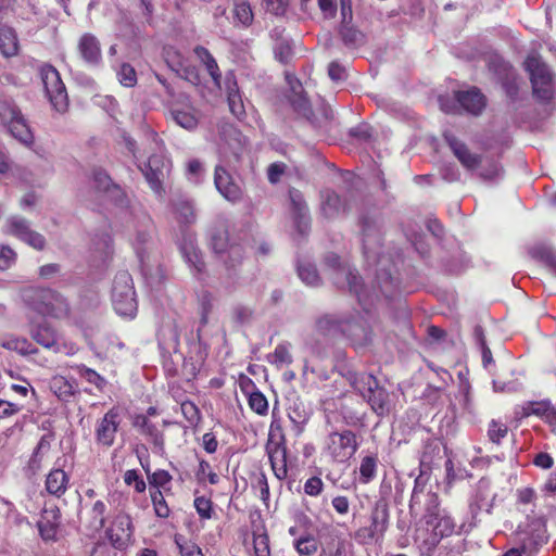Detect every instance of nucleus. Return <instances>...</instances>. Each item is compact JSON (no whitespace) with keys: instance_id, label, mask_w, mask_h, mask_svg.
<instances>
[{"instance_id":"64","label":"nucleus","mask_w":556,"mask_h":556,"mask_svg":"<svg viewBox=\"0 0 556 556\" xmlns=\"http://www.w3.org/2000/svg\"><path fill=\"white\" fill-rule=\"evenodd\" d=\"M211 245L215 253H224L228 247V233L226 229L215 230L211 236Z\"/></svg>"},{"instance_id":"15","label":"nucleus","mask_w":556,"mask_h":556,"mask_svg":"<svg viewBox=\"0 0 556 556\" xmlns=\"http://www.w3.org/2000/svg\"><path fill=\"white\" fill-rule=\"evenodd\" d=\"M52 441V434H43L40 438L26 465V470L30 476H37L50 463Z\"/></svg>"},{"instance_id":"33","label":"nucleus","mask_w":556,"mask_h":556,"mask_svg":"<svg viewBox=\"0 0 556 556\" xmlns=\"http://www.w3.org/2000/svg\"><path fill=\"white\" fill-rule=\"evenodd\" d=\"M364 399L377 415L382 416L388 412L389 393L384 388L379 386V382L372 387L371 391H369Z\"/></svg>"},{"instance_id":"39","label":"nucleus","mask_w":556,"mask_h":556,"mask_svg":"<svg viewBox=\"0 0 556 556\" xmlns=\"http://www.w3.org/2000/svg\"><path fill=\"white\" fill-rule=\"evenodd\" d=\"M173 476L165 469H156L149 475L148 483L150 490H160L166 495L173 494L172 490Z\"/></svg>"},{"instance_id":"37","label":"nucleus","mask_w":556,"mask_h":556,"mask_svg":"<svg viewBox=\"0 0 556 556\" xmlns=\"http://www.w3.org/2000/svg\"><path fill=\"white\" fill-rule=\"evenodd\" d=\"M30 334L31 338L42 348L48 350L54 349V351L58 350V334L55 329L51 326L46 324L38 325L31 330Z\"/></svg>"},{"instance_id":"18","label":"nucleus","mask_w":556,"mask_h":556,"mask_svg":"<svg viewBox=\"0 0 556 556\" xmlns=\"http://www.w3.org/2000/svg\"><path fill=\"white\" fill-rule=\"evenodd\" d=\"M92 180L94 188L98 192H103L112 201L118 205H123L126 202V194L122 188L114 184L110 175L101 168H96L92 172Z\"/></svg>"},{"instance_id":"51","label":"nucleus","mask_w":556,"mask_h":556,"mask_svg":"<svg viewBox=\"0 0 556 556\" xmlns=\"http://www.w3.org/2000/svg\"><path fill=\"white\" fill-rule=\"evenodd\" d=\"M248 397V405L252 412L260 416H266L268 413V401L266 396L258 390L251 393Z\"/></svg>"},{"instance_id":"47","label":"nucleus","mask_w":556,"mask_h":556,"mask_svg":"<svg viewBox=\"0 0 556 556\" xmlns=\"http://www.w3.org/2000/svg\"><path fill=\"white\" fill-rule=\"evenodd\" d=\"M150 498L155 515L159 518H168L170 515L169 506L165 500V493L160 490H150Z\"/></svg>"},{"instance_id":"63","label":"nucleus","mask_w":556,"mask_h":556,"mask_svg":"<svg viewBox=\"0 0 556 556\" xmlns=\"http://www.w3.org/2000/svg\"><path fill=\"white\" fill-rule=\"evenodd\" d=\"M201 323L206 325L208 321V315L213 309V295L208 291H203L199 296Z\"/></svg>"},{"instance_id":"30","label":"nucleus","mask_w":556,"mask_h":556,"mask_svg":"<svg viewBox=\"0 0 556 556\" xmlns=\"http://www.w3.org/2000/svg\"><path fill=\"white\" fill-rule=\"evenodd\" d=\"M268 457L275 477L285 480L288 476L287 448L285 444H276L268 450Z\"/></svg>"},{"instance_id":"38","label":"nucleus","mask_w":556,"mask_h":556,"mask_svg":"<svg viewBox=\"0 0 556 556\" xmlns=\"http://www.w3.org/2000/svg\"><path fill=\"white\" fill-rule=\"evenodd\" d=\"M18 39L15 30L12 27L2 25L0 26V51L3 56L11 58L18 52Z\"/></svg>"},{"instance_id":"29","label":"nucleus","mask_w":556,"mask_h":556,"mask_svg":"<svg viewBox=\"0 0 556 556\" xmlns=\"http://www.w3.org/2000/svg\"><path fill=\"white\" fill-rule=\"evenodd\" d=\"M193 52L198 60L204 65L207 74L212 78L214 85L220 88L222 73L219 66L212 53L203 46H197Z\"/></svg>"},{"instance_id":"61","label":"nucleus","mask_w":556,"mask_h":556,"mask_svg":"<svg viewBox=\"0 0 556 556\" xmlns=\"http://www.w3.org/2000/svg\"><path fill=\"white\" fill-rule=\"evenodd\" d=\"M79 375L83 379L97 387L98 390L102 391L106 384L105 379L99 375L96 370L83 366L79 368Z\"/></svg>"},{"instance_id":"1","label":"nucleus","mask_w":556,"mask_h":556,"mask_svg":"<svg viewBox=\"0 0 556 556\" xmlns=\"http://www.w3.org/2000/svg\"><path fill=\"white\" fill-rule=\"evenodd\" d=\"M359 447L358 437L351 429L331 431L324 440L321 454L331 464H345Z\"/></svg>"},{"instance_id":"62","label":"nucleus","mask_w":556,"mask_h":556,"mask_svg":"<svg viewBox=\"0 0 556 556\" xmlns=\"http://www.w3.org/2000/svg\"><path fill=\"white\" fill-rule=\"evenodd\" d=\"M177 75L194 86H198L201 83V76L198 67L192 65L188 60L182 64L180 74Z\"/></svg>"},{"instance_id":"5","label":"nucleus","mask_w":556,"mask_h":556,"mask_svg":"<svg viewBox=\"0 0 556 556\" xmlns=\"http://www.w3.org/2000/svg\"><path fill=\"white\" fill-rule=\"evenodd\" d=\"M515 535L522 552L532 556L548 542L546 520L543 517L532 518L520 525Z\"/></svg>"},{"instance_id":"14","label":"nucleus","mask_w":556,"mask_h":556,"mask_svg":"<svg viewBox=\"0 0 556 556\" xmlns=\"http://www.w3.org/2000/svg\"><path fill=\"white\" fill-rule=\"evenodd\" d=\"M517 415L521 418L534 415L546 422L553 433H556V406L548 400L527 402L520 407Z\"/></svg>"},{"instance_id":"24","label":"nucleus","mask_w":556,"mask_h":556,"mask_svg":"<svg viewBox=\"0 0 556 556\" xmlns=\"http://www.w3.org/2000/svg\"><path fill=\"white\" fill-rule=\"evenodd\" d=\"M163 165L164 163L162 157L153 154L148 159V162L143 165V167H140L151 189L159 194L164 191L162 184Z\"/></svg>"},{"instance_id":"28","label":"nucleus","mask_w":556,"mask_h":556,"mask_svg":"<svg viewBox=\"0 0 556 556\" xmlns=\"http://www.w3.org/2000/svg\"><path fill=\"white\" fill-rule=\"evenodd\" d=\"M345 202L333 190L326 189L321 191V213L325 218L330 219L345 212Z\"/></svg>"},{"instance_id":"54","label":"nucleus","mask_w":556,"mask_h":556,"mask_svg":"<svg viewBox=\"0 0 556 556\" xmlns=\"http://www.w3.org/2000/svg\"><path fill=\"white\" fill-rule=\"evenodd\" d=\"M299 276L303 282L307 286H318L320 282V277L315 266L313 265H300L298 268Z\"/></svg>"},{"instance_id":"19","label":"nucleus","mask_w":556,"mask_h":556,"mask_svg":"<svg viewBox=\"0 0 556 556\" xmlns=\"http://www.w3.org/2000/svg\"><path fill=\"white\" fill-rule=\"evenodd\" d=\"M214 184L218 192L226 200L236 203L242 199L240 186L233 181L230 174L223 166L215 167Z\"/></svg>"},{"instance_id":"60","label":"nucleus","mask_w":556,"mask_h":556,"mask_svg":"<svg viewBox=\"0 0 556 556\" xmlns=\"http://www.w3.org/2000/svg\"><path fill=\"white\" fill-rule=\"evenodd\" d=\"M194 508L201 519H211L213 515V502L206 496H195Z\"/></svg>"},{"instance_id":"50","label":"nucleus","mask_w":556,"mask_h":556,"mask_svg":"<svg viewBox=\"0 0 556 556\" xmlns=\"http://www.w3.org/2000/svg\"><path fill=\"white\" fill-rule=\"evenodd\" d=\"M293 545L300 556H312L318 549L317 541L311 534L300 536Z\"/></svg>"},{"instance_id":"9","label":"nucleus","mask_w":556,"mask_h":556,"mask_svg":"<svg viewBox=\"0 0 556 556\" xmlns=\"http://www.w3.org/2000/svg\"><path fill=\"white\" fill-rule=\"evenodd\" d=\"M134 531L131 516L121 510L114 515L111 525L105 530V535L112 547L125 551L134 541Z\"/></svg>"},{"instance_id":"13","label":"nucleus","mask_w":556,"mask_h":556,"mask_svg":"<svg viewBox=\"0 0 556 556\" xmlns=\"http://www.w3.org/2000/svg\"><path fill=\"white\" fill-rule=\"evenodd\" d=\"M443 138L463 167L475 170L481 165L482 155L471 152L468 146L453 134L444 132Z\"/></svg>"},{"instance_id":"6","label":"nucleus","mask_w":556,"mask_h":556,"mask_svg":"<svg viewBox=\"0 0 556 556\" xmlns=\"http://www.w3.org/2000/svg\"><path fill=\"white\" fill-rule=\"evenodd\" d=\"M123 422V412L119 406H112L103 417L94 425L96 444L103 448H110L116 441V434Z\"/></svg>"},{"instance_id":"3","label":"nucleus","mask_w":556,"mask_h":556,"mask_svg":"<svg viewBox=\"0 0 556 556\" xmlns=\"http://www.w3.org/2000/svg\"><path fill=\"white\" fill-rule=\"evenodd\" d=\"M525 70L529 73L533 97L542 103L553 99L552 73L538 54H530L525 61Z\"/></svg>"},{"instance_id":"21","label":"nucleus","mask_w":556,"mask_h":556,"mask_svg":"<svg viewBox=\"0 0 556 556\" xmlns=\"http://www.w3.org/2000/svg\"><path fill=\"white\" fill-rule=\"evenodd\" d=\"M350 546L342 533L331 530L323 536L319 556H349Z\"/></svg>"},{"instance_id":"42","label":"nucleus","mask_w":556,"mask_h":556,"mask_svg":"<svg viewBox=\"0 0 556 556\" xmlns=\"http://www.w3.org/2000/svg\"><path fill=\"white\" fill-rule=\"evenodd\" d=\"M378 458L375 455H368L362 458L359 466V481L367 484L372 481L377 475Z\"/></svg>"},{"instance_id":"34","label":"nucleus","mask_w":556,"mask_h":556,"mask_svg":"<svg viewBox=\"0 0 556 556\" xmlns=\"http://www.w3.org/2000/svg\"><path fill=\"white\" fill-rule=\"evenodd\" d=\"M108 506L102 500H97L87 507L88 527L100 531L106 523Z\"/></svg>"},{"instance_id":"45","label":"nucleus","mask_w":556,"mask_h":556,"mask_svg":"<svg viewBox=\"0 0 556 556\" xmlns=\"http://www.w3.org/2000/svg\"><path fill=\"white\" fill-rule=\"evenodd\" d=\"M195 479L199 483L207 481L212 485H216L219 482V476L212 469L210 463L203 458L199 460Z\"/></svg>"},{"instance_id":"52","label":"nucleus","mask_w":556,"mask_h":556,"mask_svg":"<svg viewBox=\"0 0 556 556\" xmlns=\"http://www.w3.org/2000/svg\"><path fill=\"white\" fill-rule=\"evenodd\" d=\"M124 483L132 486L137 493H143L147 489V483L137 469H128L124 473Z\"/></svg>"},{"instance_id":"46","label":"nucleus","mask_w":556,"mask_h":556,"mask_svg":"<svg viewBox=\"0 0 556 556\" xmlns=\"http://www.w3.org/2000/svg\"><path fill=\"white\" fill-rule=\"evenodd\" d=\"M163 58L168 67L176 74H180L181 66L187 61L180 51L172 46L164 48Z\"/></svg>"},{"instance_id":"56","label":"nucleus","mask_w":556,"mask_h":556,"mask_svg":"<svg viewBox=\"0 0 556 556\" xmlns=\"http://www.w3.org/2000/svg\"><path fill=\"white\" fill-rule=\"evenodd\" d=\"M289 198L291 201L293 215L302 216V214L307 213V204L300 190L291 188L289 190Z\"/></svg>"},{"instance_id":"53","label":"nucleus","mask_w":556,"mask_h":556,"mask_svg":"<svg viewBox=\"0 0 556 556\" xmlns=\"http://www.w3.org/2000/svg\"><path fill=\"white\" fill-rule=\"evenodd\" d=\"M235 18L241 23L244 27L252 24L254 15L252 9L248 2H240L235 5L233 9Z\"/></svg>"},{"instance_id":"4","label":"nucleus","mask_w":556,"mask_h":556,"mask_svg":"<svg viewBox=\"0 0 556 556\" xmlns=\"http://www.w3.org/2000/svg\"><path fill=\"white\" fill-rule=\"evenodd\" d=\"M112 302L115 312L124 317H135L138 304L131 276L119 273L115 276L112 289Z\"/></svg>"},{"instance_id":"32","label":"nucleus","mask_w":556,"mask_h":556,"mask_svg":"<svg viewBox=\"0 0 556 556\" xmlns=\"http://www.w3.org/2000/svg\"><path fill=\"white\" fill-rule=\"evenodd\" d=\"M371 523L369 527L362 528V532H368L369 540H379L384 535L388 529L389 513L384 508L381 511L376 509L371 514Z\"/></svg>"},{"instance_id":"16","label":"nucleus","mask_w":556,"mask_h":556,"mask_svg":"<svg viewBox=\"0 0 556 556\" xmlns=\"http://www.w3.org/2000/svg\"><path fill=\"white\" fill-rule=\"evenodd\" d=\"M131 425L153 446L155 451H164V433L148 418L147 415L136 414L132 418Z\"/></svg>"},{"instance_id":"23","label":"nucleus","mask_w":556,"mask_h":556,"mask_svg":"<svg viewBox=\"0 0 556 556\" xmlns=\"http://www.w3.org/2000/svg\"><path fill=\"white\" fill-rule=\"evenodd\" d=\"M455 99L465 111L472 115L481 114L486 105V99L478 88L457 91Z\"/></svg>"},{"instance_id":"44","label":"nucleus","mask_w":556,"mask_h":556,"mask_svg":"<svg viewBox=\"0 0 556 556\" xmlns=\"http://www.w3.org/2000/svg\"><path fill=\"white\" fill-rule=\"evenodd\" d=\"M181 252L186 261L193 267L197 274H202L205 269V263L203 262L202 254L199 249L193 244H185L181 248Z\"/></svg>"},{"instance_id":"8","label":"nucleus","mask_w":556,"mask_h":556,"mask_svg":"<svg viewBox=\"0 0 556 556\" xmlns=\"http://www.w3.org/2000/svg\"><path fill=\"white\" fill-rule=\"evenodd\" d=\"M0 118L8 125L11 135L25 146L34 142L33 132L18 108L9 101L0 102Z\"/></svg>"},{"instance_id":"27","label":"nucleus","mask_w":556,"mask_h":556,"mask_svg":"<svg viewBox=\"0 0 556 556\" xmlns=\"http://www.w3.org/2000/svg\"><path fill=\"white\" fill-rule=\"evenodd\" d=\"M439 454H440V443H439V441L437 439H433V438L427 439L424 442L422 451L420 453V458H419L420 472H419L418 477L415 479V484H414L412 500L414 498V496H415V494L417 492V489H418V485H419V480H420V477L424 475L425 469H429L430 468V465H431L433 458L435 456H438Z\"/></svg>"},{"instance_id":"2","label":"nucleus","mask_w":556,"mask_h":556,"mask_svg":"<svg viewBox=\"0 0 556 556\" xmlns=\"http://www.w3.org/2000/svg\"><path fill=\"white\" fill-rule=\"evenodd\" d=\"M25 299L29 306L42 316L61 319L70 314L66 299L54 290L35 288L26 292Z\"/></svg>"},{"instance_id":"55","label":"nucleus","mask_w":556,"mask_h":556,"mask_svg":"<svg viewBox=\"0 0 556 556\" xmlns=\"http://www.w3.org/2000/svg\"><path fill=\"white\" fill-rule=\"evenodd\" d=\"M508 428L505 424L492 420L488 427V437L491 442L500 444L501 441L507 435Z\"/></svg>"},{"instance_id":"10","label":"nucleus","mask_w":556,"mask_h":556,"mask_svg":"<svg viewBox=\"0 0 556 556\" xmlns=\"http://www.w3.org/2000/svg\"><path fill=\"white\" fill-rule=\"evenodd\" d=\"M426 525L432 528L431 548H434L442 539L450 538L456 533L455 520L445 511H441L435 505L429 508L425 516Z\"/></svg>"},{"instance_id":"49","label":"nucleus","mask_w":556,"mask_h":556,"mask_svg":"<svg viewBox=\"0 0 556 556\" xmlns=\"http://www.w3.org/2000/svg\"><path fill=\"white\" fill-rule=\"evenodd\" d=\"M288 343H280L275 348L273 354H270L269 362L276 367L280 368L282 365H290L293 362L292 355L289 351Z\"/></svg>"},{"instance_id":"31","label":"nucleus","mask_w":556,"mask_h":556,"mask_svg":"<svg viewBox=\"0 0 556 556\" xmlns=\"http://www.w3.org/2000/svg\"><path fill=\"white\" fill-rule=\"evenodd\" d=\"M0 346L8 350L14 351L22 356H28L38 353V349L24 337L7 336L0 340Z\"/></svg>"},{"instance_id":"57","label":"nucleus","mask_w":556,"mask_h":556,"mask_svg":"<svg viewBox=\"0 0 556 556\" xmlns=\"http://www.w3.org/2000/svg\"><path fill=\"white\" fill-rule=\"evenodd\" d=\"M117 77L118 81L125 87H134L137 84V73L128 63H123L121 65Z\"/></svg>"},{"instance_id":"43","label":"nucleus","mask_w":556,"mask_h":556,"mask_svg":"<svg viewBox=\"0 0 556 556\" xmlns=\"http://www.w3.org/2000/svg\"><path fill=\"white\" fill-rule=\"evenodd\" d=\"M174 542L180 556H204L199 545L180 533H176Z\"/></svg>"},{"instance_id":"40","label":"nucleus","mask_w":556,"mask_h":556,"mask_svg":"<svg viewBox=\"0 0 556 556\" xmlns=\"http://www.w3.org/2000/svg\"><path fill=\"white\" fill-rule=\"evenodd\" d=\"M346 281L350 292L354 293L358 303L367 309L366 305L369 303V295L363 285L362 277L356 271L349 270L346 273Z\"/></svg>"},{"instance_id":"17","label":"nucleus","mask_w":556,"mask_h":556,"mask_svg":"<svg viewBox=\"0 0 556 556\" xmlns=\"http://www.w3.org/2000/svg\"><path fill=\"white\" fill-rule=\"evenodd\" d=\"M291 105L295 112L305 117L315 128H323L330 119L328 111L323 108L319 115L312 110L308 99L302 93H295L291 98Z\"/></svg>"},{"instance_id":"22","label":"nucleus","mask_w":556,"mask_h":556,"mask_svg":"<svg viewBox=\"0 0 556 556\" xmlns=\"http://www.w3.org/2000/svg\"><path fill=\"white\" fill-rule=\"evenodd\" d=\"M70 475L62 468H52L45 479V491L56 498H61L70 488Z\"/></svg>"},{"instance_id":"58","label":"nucleus","mask_w":556,"mask_h":556,"mask_svg":"<svg viewBox=\"0 0 556 556\" xmlns=\"http://www.w3.org/2000/svg\"><path fill=\"white\" fill-rule=\"evenodd\" d=\"M475 336H476L477 342L481 349L482 364L486 368L490 364L493 363V356H492L491 349L486 344L485 337H484V333H483V330L481 327H477L475 329Z\"/></svg>"},{"instance_id":"20","label":"nucleus","mask_w":556,"mask_h":556,"mask_svg":"<svg viewBox=\"0 0 556 556\" xmlns=\"http://www.w3.org/2000/svg\"><path fill=\"white\" fill-rule=\"evenodd\" d=\"M225 86L229 111L236 118L242 121L247 116V112L233 72H228L226 74Z\"/></svg>"},{"instance_id":"7","label":"nucleus","mask_w":556,"mask_h":556,"mask_svg":"<svg viewBox=\"0 0 556 556\" xmlns=\"http://www.w3.org/2000/svg\"><path fill=\"white\" fill-rule=\"evenodd\" d=\"M39 72L47 97L49 98L52 106L58 112H64L68 105V98L60 73L50 64H43Z\"/></svg>"},{"instance_id":"12","label":"nucleus","mask_w":556,"mask_h":556,"mask_svg":"<svg viewBox=\"0 0 556 556\" xmlns=\"http://www.w3.org/2000/svg\"><path fill=\"white\" fill-rule=\"evenodd\" d=\"M9 233L25 242L35 250L41 251L46 247L45 237L33 230L28 220L14 216L8 222Z\"/></svg>"},{"instance_id":"11","label":"nucleus","mask_w":556,"mask_h":556,"mask_svg":"<svg viewBox=\"0 0 556 556\" xmlns=\"http://www.w3.org/2000/svg\"><path fill=\"white\" fill-rule=\"evenodd\" d=\"M333 326L339 328L355 348H364L372 343L374 332L364 317L334 321Z\"/></svg>"},{"instance_id":"35","label":"nucleus","mask_w":556,"mask_h":556,"mask_svg":"<svg viewBox=\"0 0 556 556\" xmlns=\"http://www.w3.org/2000/svg\"><path fill=\"white\" fill-rule=\"evenodd\" d=\"M174 122L180 127L192 130L198 126V117L195 116V109L192 105L185 108L173 106L169 111Z\"/></svg>"},{"instance_id":"59","label":"nucleus","mask_w":556,"mask_h":556,"mask_svg":"<svg viewBox=\"0 0 556 556\" xmlns=\"http://www.w3.org/2000/svg\"><path fill=\"white\" fill-rule=\"evenodd\" d=\"M181 413L186 420L191 425L195 426L201 420V414L198 406L191 401H185L180 405Z\"/></svg>"},{"instance_id":"25","label":"nucleus","mask_w":556,"mask_h":556,"mask_svg":"<svg viewBox=\"0 0 556 556\" xmlns=\"http://www.w3.org/2000/svg\"><path fill=\"white\" fill-rule=\"evenodd\" d=\"M78 52L85 62L97 65L102 60L100 42L90 33L81 35L77 45Z\"/></svg>"},{"instance_id":"41","label":"nucleus","mask_w":556,"mask_h":556,"mask_svg":"<svg viewBox=\"0 0 556 556\" xmlns=\"http://www.w3.org/2000/svg\"><path fill=\"white\" fill-rule=\"evenodd\" d=\"M175 218L180 225H190L195 222V213L191 202L178 200L173 203Z\"/></svg>"},{"instance_id":"36","label":"nucleus","mask_w":556,"mask_h":556,"mask_svg":"<svg viewBox=\"0 0 556 556\" xmlns=\"http://www.w3.org/2000/svg\"><path fill=\"white\" fill-rule=\"evenodd\" d=\"M159 345L164 350L176 351L180 343V336L177 326L174 323H168L160 328L157 331Z\"/></svg>"},{"instance_id":"48","label":"nucleus","mask_w":556,"mask_h":556,"mask_svg":"<svg viewBox=\"0 0 556 556\" xmlns=\"http://www.w3.org/2000/svg\"><path fill=\"white\" fill-rule=\"evenodd\" d=\"M53 393L61 400L67 401L74 394V388L64 377H54L50 384Z\"/></svg>"},{"instance_id":"26","label":"nucleus","mask_w":556,"mask_h":556,"mask_svg":"<svg viewBox=\"0 0 556 556\" xmlns=\"http://www.w3.org/2000/svg\"><path fill=\"white\" fill-rule=\"evenodd\" d=\"M340 374L354 390L362 394L363 397L371 391L376 383H378V380L374 375L357 372L351 368H343Z\"/></svg>"}]
</instances>
